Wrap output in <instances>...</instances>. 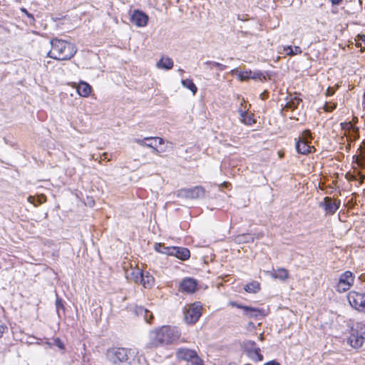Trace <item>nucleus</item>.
I'll return each instance as SVG.
<instances>
[{
    "instance_id": "nucleus-41",
    "label": "nucleus",
    "mask_w": 365,
    "mask_h": 365,
    "mask_svg": "<svg viewBox=\"0 0 365 365\" xmlns=\"http://www.w3.org/2000/svg\"><path fill=\"white\" fill-rule=\"evenodd\" d=\"M21 11L23 13H24V14H25L27 16H29V18H31L32 19H34V16H33L31 14H29V13L28 12V11H27L26 9H24V8H21Z\"/></svg>"
},
{
    "instance_id": "nucleus-4",
    "label": "nucleus",
    "mask_w": 365,
    "mask_h": 365,
    "mask_svg": "<svg viewBox=\"0 0 365 365\" xmlns=\"http://www.w3.org/2000/svg\"><path fill=\"white\" fill-rule=\"evenodd\" d=\"M365 339V325L356 322L351 327V334L347 339V343L354 349H359Z\"/></svg>"
},
{
    "instance_id": "nucleus-10",
    "label": "nucleus",
    "mask_w": 365,
    "mask_h": 365,
    "mask_svg": "<svg viewBox=\"0 0 365 365\" xmlns=\"http://www.w3.org/2000/svg\"><path fill=\"white\" fill-rule=\"evenodd\" d=\"M340 200H333L329 197H325L323 201L320 202L319 206L322 207L327 215H334L339 208Z\"/></svg>"
},
{
    "instance_id": "nucleus-36",
    "label": "nucleus",
    "mask_w": 365,
    "mask_h": 365,
    "mask_svg": "<svg viewBox=\"0 0 365 365\" xmlns=\"http://www.w3.org/2000/svg\"><path fill=\"white\" fill-rule=\"evenodd\" d=\"M262 76V73L261 72L255 71V72H252V73L251 75V78H252V79L260 78Z\"/></svg>"
},
{
    "instance_id": "nucleus-18",
    "label": "nucleus",
    "mask_w": 365,
    "mask_h": 365,
    "mask_svg": "<svg viewBox=\"0 0 365 365\" xmlns=\"http://www.w3.org/2000/svg\"><path fill=\"white\" fill-rule=\"evenodd\" d=\"M143 271L139 268L131 269L130 270L126 271V277L133 281L135 283H139L140 279H142Z\"/></svg>"
},
{
    "instance_id": "nucleus-31",
    "label": "nucleus",
    "mask_w": 365,
    "mask_h": 365,
    "mask_svg": "<svg viewBox=\"0 0 365 365\" xmlns=\"http://www.w3.org/2000/svg\"><path fill=\"white\" fill-rule=\"evenodd\" d=\"M173 247H165L163 244H155V250L160 253L171 255V249Z\"/></svg>"
},
{
    "instance_id": "nucleus-29",
    "label": "nucleus",
    "mask_w": 365,
    "mask_h": 365,
    "mask_svg": "<svg viewBox=\"0 0 365 365\" xmlns=\"http://www.w3.org/2000/svg\"><path fill=\"white\" fill-rule=\"evenodd\" d=\"M181 83L183 87L191 91L193 95H195L197 91V86L194 84L191 79L187 78L182 80Z\"/></svg>"
},
{
    "instance_id": "nucleus-27",
    "label": "nucleus",
    "mask_w": 365,
    "mask_h": 365,
    "mask_svg": "<svg viewBox=\"0 0 365 365\" xmlns=\"http://www.w3.org/2000/svg\"><path fill=\"white\" fill-rule=\"evenodd\" d=\"M283 51L288 56H294L302 53V51L299 46H285L283 47Z\"/></svg>"
},
{
    "instance_id": "nucleus-32",
    "label": "nucleus",
    "mask_w": 365,
    "mask_h": 365,
    "mask_svg": "<svg viewBox=\"0 0 365 365\" xmlns=\"http://www.w3.org/2000/svg\"><path fill=\"white\" fill-rule=\"evenodd\" d=\"M56 311L57 314L59 318L63 317L61 315V312L63 313V302L61 299L57 298L56 302Z\"/></svg>"
},
{
    "instance_id": "nucleus-44",
    "label": "nucleus",
    "mask_w": 365,
    "mask_h": 365,
    "mask_svg": "<svg viewBox=\"0 0 365 365\" xmlns=\"http://www.w3.org/2000/svg\"><path fill=\"white\" fill-rule=\"evenodd\" d=\"M342 0H331L332 5H339Z\"/></svg>"
},
{
    "instance_id": "nucleus-9",
    "label": "nucleus",
    "mask_w": 365,
    "mask_h": 365,
    "mask_svg": "<svg viewBox=\"0 0 365 365\" xmlns=\"http://www.w3.org/2000/svg\"><path fill=\"white\" fill-rule=\"evenodd\" d=\"M231 304L232 306L242 309L244 310L245 317L247 318H255L259 317H264L267 315L268 313L267 309L244 307L237 304L236 302H232Z\"/></svg>"
},
{
    "instance_id": "nucleus-12",
    "label": "nucleus",
    "mask_w": 365,
    "mask_h": 365,
    "mask_svg": "<svg viewBox=\"0 0 365 365\" xmlns=\"http://www.w3.org/2000/svg\"><path fill=\"white\" fill-rule=\"evenodd\" d=\"M148 16L139 10L133 11L130 16L131 22L138 27H144L148 24Z\"/></svg>"
},
{
    "instance_id": "nucleus-45",
    "label": "nucleus",
    "mask_w": 365,
    "mask_h": 365,
    "mask_svg": "<svg viewBox=\"0 0 365 365\" xmlns=\"http://www.w3.org/2000/svg\"><path fill=\"white\" fill-rule=\"evenodd\" d=\"M152 149L153 153L157 155L160 153V150L156 148V146H154L153 148H152Z\"/></svg>"
},
{
    "instance_id": "nucleus-48",
    "label": "nucleus",
    "mask_w": 365,
    "mask_h": 365,
    "mask_svg": "<svg viewBox=\"0 0 365 365\" xmlns=\"http://www.w3.org/2000/svg\"><path fill=\"white\" fill-rule=\"evenodd\" d=\"M254 327H255L254 324H253L252 322H250L248 323V327H247V328H248V329H250L254 328Z\"/></svg>"
},
{
    "instance_id": "nucleus-39",
    "label": "nucleus",
    "mask_w": 365,
    "mask_h": 365,
    "mask_svg": "<svg viewBox=\"0 0 365 365\" xmlns=\"http://www.w3.org/2000/svg\"><path fill=\"white\" fill-rule=\"evenodd\" d=\"M6 329L7 327L3 324L2 321H0V335L3 334Z\"/></svg>"
},
{
    "instance_id": "nucleus-47",
    "label": "nucleus",
    "mask_w": 365,
    "mask_h": 365,
    "mask_svg": "<svg viewBox=\"0 0 365 365\" xmlns=\"http://www.w3.org/2000/svg\"><path fill=\"white\" fill-rule=\"evenodd\" d=\"M45 344L50 348L53 346V342L49 341L48 339L45 341Z\"/></svg>"
},
{
    "instance_id": "nucleus-20",
    "label": "nucleus",
    "mask_w": 365,
    "mask_h": 365,
    "mask_svg": "<svg viewBox=\"0 0 365 365\" xmlns=\"http://www.w3.org/2000/svg\"><path fill=\"white\" fill-rule=\"evenodd\" d=\"M91 90V86L84 81H81L77 87V92L82 97H88L90 95Z\"/></svg>"
},
{
    "instance_id": "nucleus-34",
    "label": "nucleus",
    "mask_w": 365,
    "mask_h": 365,
    "mask_svg": "<svg viewBox=\"0 0 365 365\" xmlns=\"http://www.w3.org/2000/svg\"><path fill=\"white\" fill-rule=\"evenodd\" d=\"M53 346H56L61 350L64 349V344L59 338L53 339Z\"/></svg>"
},
{
    "instance_id": "nucleus-14",
    "label": "nucleus",
    "mask_w": 365,
    "mask_h": 365,
    "mask_svg": "<svg viewBox=\"0 0 365 365\" xmlns=\"http://www.w3.org/2000/svg\"><path fill=\"white\" fill-rule=\"evenodd\" d=\"M363 299H365V294L356 292H351L347 296L349 304L356 310L359 308L361 300Z\"/></svg>"
},
{
    "instance_id": "nucleus-7",
    "label": "nucleus",
    "mask_w": 365,
    "mask_h": 365,
    "mask_svg": "<svg viewBox=\"0 0 365 365\" xmlns=\"http://www.w3.org/2000/svg\"><path fill=\"white\" fill-rule=\"evenodd\" d=\"M354 282V275L350 271H346L341 274L336 285L339 292H344L350 289Z\"/></svg>"
},
{
    "instance_id": "nucleus-35",
    "label": "nucleus",
    "mask_w": 365,
    "mask_h": 365,
    "mask_svg": "<svg viewBox=\"0 0 365 365\" xmlns=\"http://www.w3.org/2000/svg\"><path fill=\"white\" fill-rule=\"evenodd\" d=\"M336 107V103H326L324 109L327 112H331Z\"/></svg>"
},
{
    "instance_id": "nucleus-24",
    "label": "nucleus",
    "mask_w": 365,
    "mask_h": 365,
    "mask_svg": "<svg viewBox=\"0 0 365 365\" xmlns=\"http://www.w3.org/2000/svg\"><path fill=\"white\" fill-rule=\"evenodd\" d=\"M270 274L273 278L279 279L280 280H284L289 276L288 271L284 268L278 269L277 270L273 269L270 272Z\"/></svg>"
},
{
    "instance_id": "nucleus-30",
    "label": "nucleus",
    "mask_w": 365,
    "mask_h": 365,
    "mask_svg": "<svg viewBox=\"0 0 365 365\" xmlns=\"http://www.w3.org/2000/svg\"><path fill=\"white\" fill-rule=\"evenodd\" d=\"M260 289L259 283L255 281L252 282L245 287V290L249 293H257Z\"/></svg>"
},
{
    "instance_id": "nucleus-51",
    "label": "nucleus",
    "mask_w": 365,
    "mask_h": 365,
    "mask_svg": "<svg viewBox=\"0 0 365 365\" xmlns=\"http://www.w3.org/2000/svg\"><path fill=\"white\" fill-rule=\"evenodd\" d=\"M195 321H190L191 324H193Z\"/></svg>"
},
{
    "instance_id": "nucleus-43",
    "label": "nucleus",
    "mask_w": 365,
    "mask_h": 365,
    "mask_svg": "<svg viewBox=\"0 0 365 365\" xmlns=\"http://www.w3.org/2000/svg\"><path fill=\"white\" fill-rule=\"evenodd\" d=\"M245 348L247 352V354H249V350L253 349V347L247 345V342L245 344Z\"/></svg>"
},
{
    "instance_id": "nucleus-38",
    "label": "nucleus",
    "mask_w": 365,
    "mask_h": 365,
    "mask_svg": "<svg viewBox=\"0 0 365 365\" xmlns=\"http://www.w3.org/2000/svg\"><path fill=\"white\" fill-rule=\"evenodd\" d=\"M335 92V89L332 87H329L327 90V92H326V95L327 96H332Z\"/></svg>"
},
{
    "instance_id": "nucleus-6",
    "label": "nucleus",
    "mask_w": 365,
    "mask_h": 365,
    "mask_svg": "<svg viewBox=\"0 0 365 365\" xmlns=\"http://www.w3.org/2000/svg\"><path fill=\"white\" fill-rule=\"evenodd\" d=\"M311 133L309 130L302 133L296 143V150L299 153L306 155L312 152L313 146L310 145Z\"/></svg>"
},
{
    "instance_id": "nucleus-46",
    "label": "nucleus",
    "mask_w": 365,
    "mask_h": 365,
    "mask_svg": "<svg viewBox=\"0 0 365 365\" xmlns=\"http://www.w3.org/2000/svg\"><path fill=\"white\" fill-rule=\"evenodd\" d=\"M260 97L262 100H264L267 97V93L264 92L260 95Z\"/></svg>"
},
{
    "instance_id": "nucleus-22",
    "label": "nucleus",
    "mask_w": 365,
    "mask_h": 365,
    "mask_svg": "<svg viewBox=\"0 0 365 365\" xmlns=\"http://www.w3.org/2000/svg\"><path fill=\"white\" fill-rule=\"evenodd\" d=\"M147 141H155V143H158L159 145H162L164 143V140L161 138L158 137H147L143 139L135 138L134 142L138 143L141 146L146 147Z\"/></svg>"
},
{
    "instance_id": "nucleus-40",
    "label": "nucleus",
    "mask_w": 365,
    "mask_h": 365,
    "mask_svg": "<svg viewBox=\"0 0 365 365\" xmlns=\"http://www.w3.org/2000/svg\"><path fill=\"white\" fill-rule=\"evenodd\" d=\"M148 143H147L146 144V147L148 148H153L154 146H156L157 145V143H155V141H148Z\"/></svg>"
},
{
    "instance_id": "nucleus-26",
    "label": "nucleus",
    "mask_w": 365,
    "mask_h": 365,
    "mask_svg": "<svg viewBox=\"0 0 365 365\" xmlns=\"http://www.w3.org/2000/svg\"><path fill=\"white\" fill-rule=\"evenodd\" d=\"M135 312L137 317H143V319H153V315L150 312L141 307H137Z\"/></svg>"
},
{
    "instance_id": "nucleus-23",
    "label": "nucleus",
    "mask_w": 365,
    "mask_h": 365,
    "mask_svg": "<svg viewBox=\"0 0 365 365\" xmlns=\"http://www.w3.org/2000/svg\"><path fill=\"white\" fill-rule=\"evenodd\" d=\"M239 113L240 116V121L246 125H252L255 123V120L253 119L251 115H247L246 109L240 108Z\"/></svg>"
},
{
    "instance_id": "nucleus-3",
    "label": "nucleus",
    "mask_w": 365,
    "mask_h": 365,
    "mask_svg": "<svg viewBox=\"0 0 365 365\" xmlns=\"http://www.w3.org/2000/svg\"><path fill=\"white\" fill-rule=\"evenodd\" d=\"M108 359L113 363H126L128 365H137V351L134 349L125 348H112L107 351Z\"/></svg>"
},
{
    "instance_id": "nucleus-17",
    "label": "nucleus",
    "mask_w": 365,
    "mask_h": 365,
    "mask_svg": "<svg viewBox=\"0 0 365 365\" xmlns=\"http://www.w3.org/2000/svg\"><path fill=\"white\" fill-rule=\"evenodd\" d=\"M174 63L172 58L168 56H163L156 63L158 69L169 70L173 67Z\"/></svg>"
},
{
    "instance_id": "nucleus-15",
    "label": "nucleus",
    "mask_w": 365,
    "mask_h": 365,
    "mask_svg": "<svg viewBox=\"0 0 365 365\" xmlns=\"http://www.w3.org/2000/svg\"><path fill=\"white\" fill-rule=\"evenodd\" d=\"M171 255L182 260H186L190 257V252L187 248L173 247V248L171 249Z\"/></svg>"
},
{
    "instance_id": "nucleus-33",
    "label": "nucleus",
    "mask_w": 365,
    "mask_h": 365,
    "mask_svg": "<svg viewBox=\"0 0 365 365\" xmlns=\"http://www.w3.org/2000/svg\"><path fill=\"white\" fill-rule=\"evenodd\" d=\"M205 64L209 65L211 68L216 67L218 68L220 71H223L226 66L221 64L220 63L215 62V61H207Z\"/></svg>"
},
{
    "instance_id": "nucleus-1",
    "label": "nucleus",
    "mask_w": 365,
    "mask_h": 365,
    "mask_svg": "<svg viewBox=\"0 0 365 365\" xmlns=\"http://www.w3.org/2000/svg\"><path fill=\"white\" fill-rule=\"evenodd\" d=\"M181 333L176 327L163 326L148 333V348H156L163 345L173 344L180 339Z\"/></svg>"
},
{
    "instance_id": "nucleus-16",
    "label": "nucleus",
    "mask_w": 365,
    "mask_h": 365,
    "mask_svg": "<svg viewBox=\"0 0 365 365\" xmlns=\"http://www.w3.org/2000/svg\"><path fill=\"white\" fill-rule=\"evenodd\" d=\"M247 345L253 347V349L249 350L248 356L255 361H262L263 356L260 354V349L256 346L254 341H247Z\"/></svg>"
},
{
    "instance_id": "nucleus-49",
    "label": "nucleus",
    "mask_w": 365,
    "mask_h": 365,
    "mask_svg": "<svg viewBox=\"0 0 365 365\" xmlns=\"http://www.w3.org/2000/svg\"><path fill=\"white\" fill-rule=\"evenodd\" d=\"M31 200H34V197H29V201L31 203H34V202H33Z\"/></svg>"
},
{
    "instance_id": "nucleus-52",
    "label": "nucleus",
    "mask_w": 365,
    "mask_h": 365,
    "mask_svg": "<svg viewBox=\"0 0 365 365\" xmlns=\"http://www.w3.org/2000/svg\"><path fill=\"white\" fill-rule=\"evenodd\" d=\"M181 342H185V339H181Z\"/></svg>"
},
{
    "instance_id": "nucleus-19",
    "label": "nucleus",
    "mask_w": 365,
    "mask_h": 365,
    "mask_svg": "<svg viewBox=\"0 0 365 365\" xmlns=\"http://www.w3.org/2000/svg\"><path fill=\"white\" fill-rule=\"evenodd\" d=\"M145 288H151L155 283L154 277L150 275L148 272L142 273V279L139 282Z\"/></svg>"
},
{
    "instance_id": "nucleus-2",
    "label": "nucleus",
    "mask_w": 365,
    "mask_h": 365,
    "mask_svg": "<svg viewBox=\"0 0 365 365\" xmlns=\"http://www.w3.org/2000/svg\"><path fill=\"white\" fill-rule=\"evenodd\" d=\"M51 49L48 52L47 56L58 61L71 59L76 53L73 44L66 41L52 38L50 41Z\"/></svg>"
},
{
    "instance_id": "nucleus-37",
    "label": "nucleus",
    "mask_w": 365,
    "mask_h": 365,
    "mask_svg": "<svg viewBox=\"0 0 365 365\" xmlns=\"http://www.w3.org/2000/svg\"><path fill=\"white\" fill-rule=\"evenodd\" d=\"M361 302L360 303L359 308L358 309V311L365 312V299H363L361 300Z\"/></svg>"
},
{
    "instance_id": "nucleus-25",
    "label": "nucleus",
    "mask_w": 365,
    "mask_h": 365,
    "mask_svg": "<svg viewBox=\"0 0 365 365\" xmlns=\"http://www.w3.org/2000/svg\"><path fill=\"white\" fill-rule=\"evenodd\" d=\"M231 73L237 75L238 78L241 81H246L251 78L252 72L250 70L240 71L237 68H235L231 71Z\"/></svg>"
},
{
    "instance_id": "nucleus-11",
    "label": "nucleus",
    "mask_w": 365,
    "mask_h": 365,
    "mask_svg": "<svg viewBox=\"0 0 365 365\" xmlns=\"http://www.w3.org/2000/svg\"><path fill=\"white\" fill-rule=\"evenodd\" d=\"M202 306L196 302L185 308V319H198L201 316Z\"/></svg>"
},
{
    "instance_id": "nucleus-5",
    "label": "nucleus",
    "mask_w": 365,
    "mask_h": 365,
    "mask_svg": "<svg viewBox=\"0 0 365 365\" xmlns=\"http://www.w3.org/2000/svg\"><path fill=\"white\" fill-rule=\"evenodd\" d=\"M178 359L190 362L192 365H203L202 360L197 356L195 351L189 349H178L176 352Z\"/></svg>"
},
{
    "instance_id": "nucleus-21",
    "label": "nucleus",
    "mask_w": 365,
    "mask_h": 365,
    "mask_svg": "<svg viewBox=\"0 0 365 365\" xmlns=\"http://www.w3.org/2000/svg\"><path fill=\"white\" fill-rule=\"evenodd\" d=\"M302 102V99L297 96H289L287 98V101L285 104L284 109L286 110H294L295 108L298 107L299 103Z\"/></svg>"
},
{
    "instance_id": "nucleus-13",
    "label": "nucleus",
    "mask_w": 365,
    "mask_h": 365,
    "mask_svg": "<svg viewBox=\"0 0 365 365\" xmlns=\"http://www.w3.org/2000/svg\"><path fill=\"white\" fill-rule=\"evenodd\" d=\"M197 289V282L192 278H185L180 284V290L187 293H193Z\"/></svg>"
},
{
    "instance_id": "nucleus-28",
    "label": "nucleus",
    "mask_w": 365,
    "mask_h": 365,
    "mask_svg": "<svg viewBox=\"0 0 365 365\" xmlns=\"http://www.w3.org/2000/svg\"><path fill=\"white\" fill-rule=\"evenodd\" d=\"M235 241L239 244L249 243L254 241V237L250 234H242L235 237Z\"/></svg>"
},
{
    "instance_id": "nucleus-50",
    "label": "nucleus",
    "mask_w": 365,
    "mask_h": 365,
    "mask_svg": "<svg viewBox=\"0 0 365 365\" xmlns=\"http://www.w3.org/2000/svg\"><path fill=\"white\" fill-rule=\"evenodd\" d=\"M227 185H228V182H223V183L222 184V185H223L224 187H227Z\"/></svg>"
},
{
    "instance_id": "nucleus-42",
    "label": "nucleus",
    "mask_w": 365,
    "mask_h": 365,
    "mask_svg": "<svg viewBox=\"0 0 365 365\" xmlns=\"http://www.w3.org/2000/svg\"><path fill=\"white\" fill-rule=\"evenodd\" d=\"M264 365H280L278 362L276 361H271L267 363H266Z\"/></svg>"
},
{
    "instance_id": "nucleus-8",
    "label": "nucleus",
    "mask_w": 365,
    "mask_h": 365,
    "mask_svg": "<svg viewBox=\"0 0 365 365\" xmlns=\"http://www.w3.org/2000/svg\"><path fill=\"white\" fill-rule=\"evenodd\" d=\"M205 194V190L201 186H195L192 188L181 189L178 191L177 195L180 197L188 199H197L202 197Z\"/></svg>"
}]
</instances>
